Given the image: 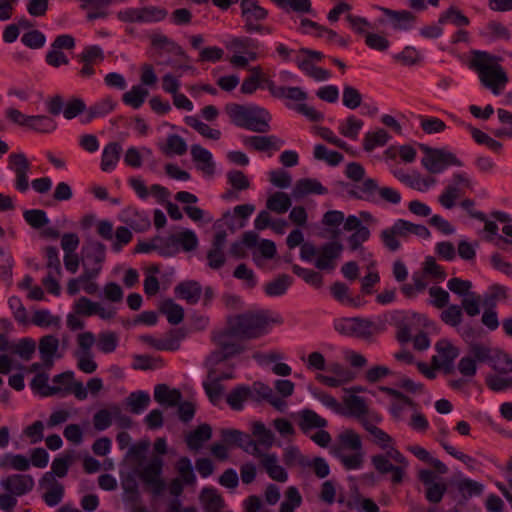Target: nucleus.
I'll return each instance as SVG.
<instances>
[{
  "mask_svg": "<svg viewBox=\"0 0 512 512\" xmlns=\"http://www.w3.org/2000/svg\"><path fill=\"white\" fill-rule=\"evenodd\" d=\"M225 111L231 122L237 127L256 133H267L271 129L270 121L272 116L263 107L229 103L225 106Z\"/></svg>",
  "mask_w": 512,
  "mask_h": 512,
  "instance_id": "obj_1",
  "label": "nucleus"
},
{
  "mask_svg": "<svg viewBox=\"0 0 512 512\" xmlns=\"http://www.w3.org/2000/svg\"><path fill=\"white\" fill-rule=\"evenodd\" d=\"M231 332L239 339H256L266 334L271 323L282 324L279 315L270 317L267 311L246 312L228 319Z\"/></svg>",
  "mask_w": 512,
  "mask_h": 512,
  "instance_id": "obj_2",
  "label": "nucleus"
},
{
  "mask_svg": "<svg viewBox=\"0 0 512 512\" xmlns=\"http://www.w3.org/2000/svg\"><path fill=\"white\" fill-rule=\"evenodd\" d=\"M411 234L424 239L429 238L431 235L429 229L424 225L414 224L407 220L398 219L391 227L381 231L380 238L384 246L389 251L395 252L401 247V243L398 238L406 239Z\"/></svg>",
  "mask_w": 512,
  "mask_h": 512,
  "instance_id": "obj_3",
  "label": "nucleus"
},
{
  "mask_svg": "<svg viewBox=\"0 0 512 512\" xmlns=\"http://www.w3.org/2000/svg\"><path fill=\"white\" fill-rule=\"evenodd\" d=\"M83 273L81 280H91L97 277L106 257V246L96 240H87L81 249Z\"/></svg>",
  "mask_w": 512,
  "mask_h": 512,
  "instance_id": "obj_4",
  "label": "nucleus"
},
{
  "mask_svg": "<svg viewBox=\"0 0 512 512\" xmlns=\"http://www.w3.org/2000/svg\"><path fill=\"white\" fill-rule=\"evenodd\" d=\"M419 148L425 154L421 160V164L430 173H441L449 166H463L461 160L446 149L431 148L425 144H420Z\"/></svg>",
  "mask_w": 512,
  "mask_h": 512,
  "instance_id": "obj_5",
  "label": "nucleus"
},
{
  "mask_svg": "<svg viewBox=\"0 0 512 512\" xmlns=\"http://www.w3.org/2000/svg\"><path fill=\"white\" fill-rule=\"evenodd\" d=\"M472 188V181L466 173H454L438 201L444 208L452 209L455 206V201L464 195L465 190H472Z\"/></svg>",
  "mask_w": 512,
  "mask_h": 512,
  "instance_id": "obj_6",
  "label": "nucleus"
},
{
  "mask_svg": "<svg viewBox=\"0 0 512 512\" xmlns=\"http://www.w3.org/2000/svg\"><path fill=\"white\" fill-rule=\"evenodd\" d=\"M334 328L342 335L363 339L369 338L377 330L376 325L372 321L360 317L336 320Z\"/></svg>",
  "mask_w": 512,
  "mask_h": 512,
  "instance_id": "obj_7",
  "label": "nucleus"
},
{
  "mask_svg": "<svg viewBox=\"0 0 512 512\" xmlns=\"http://www.w3.org/2000/svg\"><path fill=\"white\" fill-rule=\"evenodd\" d=\"M162 468L163 460L160 457H154L146 466L142 469L138 468L134 473L138 474L142 481L152 488L154 494L159 495L165 489V483L160 478Z\"/></svg>",
  "mask_w": 512,
  "mask_h": 512,
  "instance_id": "obj_8",
  "label": "nucleus"
},
{
  "mask_svg": "<svg viewBox=\"0 0 512 512\" xmlns=\"http://www.w3.org/2000/svg\"><path fill=\"white\" fill-rule=\"evenodd\" d=\"M343 245L338 241L326 242L319 247L318 257L314 265L319 270L332 271L336 267L337 260L343 252Z\"/></svg>",
  "mask_w": 512,
  "mask_h": 512,
  "instance_id": "obj_9",
  "label": "nucleus"
},
{
  "mask_svg": "<svg viewBox=\"0 0 512 512\" xmlns=\"http://www.w3.org/2000/svg\"><path fill=\"white\" fill-rule=\"evenodd\" d=\"M8 167L16 176L15 187L20 192H26L29 188L28 172L30 162L23 153H11L8 156Z\"/></svg>",
  "mask_w": 512,
  "mask_h": 512,
  "instance_id": "obj_10",
  "label": "nucleus"
},
{
  "mask_svg": "<svg viewBox=\"0 0 512 512\" xmlns=\"http://www.w3.org/2000/svg\"><path fill=\"white\" fill-rule=\"evenodd\" d=\"M240 7L245 30L249 33L260 30L261 25L255 22L265 20L268 16L267 10L259 6L256 0H240Z\"/></svg>",
  "mask_w": 512,
  "mask_h": 512,
  "instance_id": "obj_11",
  "label": "nucleus"
},
{
  "mask_svg": "<svg viewBox=\"0 0 512 512\" xmlns=\"http://www.w3.org/2000/svg\"><path fill=\"white\" fill-rule=\"evenodd\" d=\"M221 436L225 444L241 448L246 453L255 456L260 455V449L251 435L237 429H222Z\"/></svg>",
  "mask_w": 512,
  "mask_h": 512,
  "instance_id": "obj_12",
  "label": "nucleus"
},
{
  "mask_svg": "<svg viewBox=\"0 0 512 512\" xmlns=\"http://www.w3.org/2000/svg\"><path fill=\"white\" fill-rule=\"evenodd\" d=\"M227 233L225 231H218L215 233L211 247L207 251L206 259L207 265L212 270L221 269L226 263L225 247H226Z\"/></svg>",
  "mask_w": 512,
  "mask_h": 512,
  "instance_id": "obj_13",
  "label": "nucleus"
},
{
  "mask_svg": "<svg viewBox=\"0 0 512 512\" xmlns=\"http://www.w3.org/2000/svg\"><path fill=\"white\" fill-rule=\"evenodd\" d=\"M213 341L216 345L226 351L228 356H235L242 353L245 347L238 341L236 334L231 332V324L227 322V327L219 332L213 334Z\"/></svg>",
  "mask_w": 512,
  "mask_h": 512,
  "instance_id": "obj_14",
  "label": "nucleus"
},
{
  "mask_svg": "<svg viewBox=\"0 0 512 512\" xmlns=\"http://www.w3.org/2000/svg\"><path fill=\"white\" fill-rule=\"evenodd\" d=\"M418 478L426 486V499L431 503H439L447 490L446 484L435 482L436 475L431 470H421Z\"/></svg>",
  "mask_w": 512,
  "mask_h": 512,
  "instance_id": "obj_15",
  "label": "nucleus"
},
{
  "mask_svg": "<svg viewBox=\"0 0 512 512\" xmlns=\"http://www.w3.org/2000/svg\"><path fill=\"white\" fill-rule=\"evenodd\" d=\"M3 489L15 496L29 493L34 487V479L26 474H13L0 482Z\"/></svg>",
  "mask_w": 512,
  "mask_h": 512,
  "instance_id": "obj_16",
  "label": "nucleus"
},
{
  "mask_svg": "<svg viewBox=\"0 0 512 512\" xmlns=\"http://www.w3.org/2000/svg\"><path fill=\"white\" fill-rule=\"evenodd\" d=\"M59 347L60 340L54 335H44L39 339L38 350L45 368H52L54 359L62 357L58 353Z\"/></svg>",
  "mask_w": 512,
  "mask_h": 512,
  "instance_id": "obj_17",
  "label": "nucleus"
},
{
  "mask_svg": "<svg viewBox=\"0 0 512 512\" xmlns=\"http://www.w3.org/2000/svg\"><path fill=\"white\" fill-rule=\"evenodd\" d=\"M40 485L47 489L43 495V499L48 506L54 507L62 501L64 487L61 483L56 481L51 473L44 474L40 480Z\"/></svg>",
  "mask_w": 512,
  "mask_h": 512,
  "instance_id": "obj_18",
  "label": "nucleus"
},
{
  "mask_svg": "<svg viewBox=\"0 0 512 512\" xmlns=\"http://www.w3.org/2000/svg\"><path fill=\"white\" fill-rule=\"evenodd\" d=\"M254 457L260 458V465L271 479L282 483L287 481L288 474L286 470L278 464V457L275 453H263L260 450V455H255Z\"/></svg>",
  "mask_w": 512,
  "mask_h": 512,
  "instance_id": "obj_19",
  "label": "nucleus"
},
{
  "mask_svg": "<svg viewBox=\"0 0 512 512\" xmlns=\"http://www.w3.org/2000/svg\"><path fill=\"white\" fill-rule=\"evenodd\" d=\"M120 219L136 232H144L151 226L149 215L133 207L124 209L121 212Z\"/></svg>",
  "mask_w": 512,
  "mask_h": 512,
  "instance_id": "obj_20",
  "label": "nucleus"
},
{
  "mask_svg": "<svg viewBox=\"0 0 512 512\" xmlns=\"http://www.w3.org/2000/svg\"><path fill=\"white\" fill-rule=\"evenodd\" d=\"M265 85L271 95L275 98L279 99H288L295 102H303L307 100L308 94L300 87H286V86H277L272 80L265 79Z\"/></svg>",
  "mask_w": 512,
  "mask_h": 512,
  "instance_id": "obj_21",
  "label": "nucleus"
},
{
  "mask_svg": "<svg viewBox=\"0 0 512 512\" xmlns=\"http://www.w3.org/2000/svg\"><path fill=\"white\" fill-rule=\"evenodd\" d=\"M380 186L373 178H365L355 189H349L348 195L359 200L368 201L374 204L379 203L377 197Z\"/></svg>",
  "mask_w": 512,
  "mask_h": 512,
  "instance_id": "obj_22",
  "label": "nucleus"
},
{
  "mask_svg": "<svg viewBox=\"0 0 512 512\" xmlns=\"http://www.w3.org/2000/svg\"><path fill=\"white\" fill-rule=\"evenodd\" d=\"M190 153L197 169L204 175L212 176L215 173V162L210 151L199 144H193Z\"/></svg>",
  "mask_w": 512,
  "mask_h": 512,
  "instance_id": "obj_23",
  "label": "nucleus"
},
{
  "mask_svg": "<svg viewBox=\"0 0 512 512\" xmlns=\"http://www.w3.org/2000/svg\"><path fill=\"white\" fill-rule=\"evenodd\" d=\"M482 85L492 91L494 95H499L505 88L508 77L504 69L496 64L489 72L486 78H479Z\"/></svg>",
  "mask_w": 512,
  "mask_h": 512,
  "instance_id": "obj_24",
  "label": "nucleus"
},
{
  "mask_svg": "<svg viewBox=\"0 0 512 512\" xmlns=\"http://www.w3.org/2000/svg\"><path fill=\"white\" fill-rule=\"evenodd\" d=\"M244 145L253 148L256 151H267L270 149L279 150L284 146V140L275 135L269 136H246L243 138Z\"/></svg>",
  "mask_w": 512,
  "mask_h": 512,
  "instance_id": "obj_25",
  "label": "nucleus"
},
{
  "mask_svg": "<svg viewBox=\"0 0 512 512\" xmlns=\"http://www.w3.org/2000/svg\"><path fill=\"white\" fill-rule=\"evenodd\" d=\"M212 437V428L209 424L204 423L199 425L195 430L189 432L185 436L187 447L192 452H198L202 449L205 442Z\"/></svg>",
  "mask_w": 512,
  "mask_h": 512,
  "instance_id": "obj_26",
  "label": "nucleus"
},
{
  "mask_svg": "<svg viewBox=\"0 0 512 512\" xmlns=\"http://www.w3.org/2000/svg\"><path fill=\"white\" fill-rule=\"evenodd\" d=\"M327 192L328 190L317 179L303 178L295 183L292 196L295 199H300L309 194L323 195Z\"/></svg>",
  "mask_w": 512,
  "mask_h": 512,
  "instance_id": "obj_27",
  "label": "nucleus"
},
{
  "mask_svg": "<svg viewBox=\"0 0 512 512\" xmlns=\"http://www.w3.org/2000/svg\"><path fill=\"white\" fill-rule=\"evenodd\" d=\"M177 297L186 300L188 304H196L201 297L202 287L199 282L194 280L183 281L174 288Z\"/></svg>",
  "mask_w": 512,
  "mask_h": 512,
  "instance_id": "obj_28",
  "label": "nucleus"
},
{
  "mask_svg": "<svg viewBox=\"0 0 512 512\" xmlns=\"http://www.w3.org/2000/svg\"><path fill=\"white\" fill-rule=\"evenodd\" d=\"M374 468L381 474H392V482L400 483L403 479L404 471L402 467L394 466L386 455L377 454L371 457Z\"/></svg>",
  "mask_w": 512,
  "mask_h": 512,
  "instance_id": "obj_29",
  "label": "nucleus"
},
{
  "mask_svg": "<svg viewBox=\"0 0 512 512\" xmlns=\"http://www.w3.org/2000/svg\"><path fill=\"white\" fill-rule=\"evenodd\" d=\"M381 11L389 18L395 30H408L416 20V17L407 10L395 11L389 8H381Z\"/></svg>",
  "mask_w": 512,
  "mask_h": 512,
  "instance_id": "obj_30",
  "label": "nucleus"
},
{
  "mask_svg": "<svg viewBox=\"0 0 512 512\" xmlns=\"http://www.w3.org/2000/svg\"><path fill=\"white\" fill-rule=\"evenodd\" d=\"M393 174L402 183L419 191H425L436 183V179L433 177L421 178L418 173L409 175L401 169L395 170Z\"/></svg>",
  "mask_w": 512,
  "mask_h": 512,
  "instance_id": "obj_31",
  "label": "nucleus"
},
{
  "mask_svg": "<svg viewBox=\"0 0 512 512\" xmlns=\"http://www.w3.org/2000/svg\"><path fill=\"white\" fill-rule=\"evenodd\" d=\"M154 399L161 405L175 407L182 400V394L177 389H170L166 384H158L154 389Z\"/></svg>",
  "mask_w": 512,
  "mask_h": 512,
  "instance_id": "obj_32",
  "label": "nucleus"
},
{
  "mask_svg": "<svg viewBox=\"0 0 512 512\" xmlns=\"http://www.w3.org/2000/svg\"><path fill=\"white\" fill-rule=\"evenodd\" d=\"M371 232L368 227L353 231V233L347 238L348 249L351 252H359L363 259L371 257V253L366 252L363 247V243L369 240Z\"/></svg>",
  "mask_w": 512,
  "mask_h": 512,
  "instance_id": "obj_33",
  "label": "nucleus"
},
{
  "mask_svg": "<svg viewBox=\"0 0 512 512\" xmlns=\"http://www.w3.org/2000/svg\"><path fill=\"white\" fill-rule=\"evenodd\" d=\"M299 428L307 433L311 429H321L327 426L326 419L322 418L311 409H303L299 412Z\"/></svg>",
  "mask_w": 512,
  "mask_h": 512,
  "instance_id": "obj_34",
  "label": "nucleus"
},
{
  "mask_svg": "<svg viewBox=\"0 0 512 512\" xmlns=\"http://www.w3.org/2000/svg\"><path fill=\"white\" fill-rule=\"evenodd\" d=\"M251 432L252 435L256 438L254 443H256L257 448L260 449V447H264L265 449H269L274 445L275 435L265 426L263 422H253L251 424Z\"/></svg>",
  "mask_w": 512,
  "mask_h": 512,
  "instance_id": "obj_35",
  "label": "nucleus"
},
{
  "mask_svg": "<svg viewBox=\"0 0 512 512\" xmlns=\"http://www.w3.org/2000/svg\"><path fill=\"white\" fill-rule=\"evenodd\" d=\"M121 151L122 147L117 142H111L104 147L101 158V169L104 172L112 171L116 167Z\"/></svg>",
  "mask_w": 512,
  "mask_h": 512,
  "instance_id": "obj_36",
  "label": "nucleus"
},
{
  "mask_svg": "<svg viewBox=\"0 0 512 512\" xmlns=\"http://www.w3.org/2000/svg\"><path fill=\"white\" fill-rule=\"evenodd\" d=\"M149 447L150 441L148 439H142L129 447L126 459L135 465L136 471L142 466Z\"/></svg>",
  "mask_w": 512,
  "mask_h": 512,
  "instance_id": "obj_37",
  "label": "nucleus"
},
{
  "mask_svg": "<svg viewBox=\"0 0 512 512\" xmlns=\"http://www.w3.org/2000/svg\"><path fill=\"white\" fill-rule=\"evenodd\" d=\"M344 404L348 410L344 415L353 416L360 421L367 419L365 416L368 413V407L364 398L357 395H350L344 399Z\"/></svg>",
  "mask_w": 512,
  "mask_h": 512,
  "instance_id": "obj_38",
  "label": "nucleus"
},
{
  "mask_svg": "<svg viewBox=\"0 0 512 512\" xmlns=\"http://www.w3.org/2000/svg\"><path fill=\"white\" fill-rule=\"evenodd\" d=\"M159 310L167 317L172 325H178L183 321L184 309L172 299H166L160 303Z\"/></svg>",
  "mask_w": 512,
  "mask_h": 512,
  "instance_id": "obj_39",
  "label": "nucleus"
},
{
  "mask_svg": "<svg viewBox=\"0 0 512 512\" xmlns=\"http://www.w3.org/2000/svg\"><path fill=\"white\" fill-rule=\"evenodd\" d=\"M339 444L332 449H339L343 452L347 450L360 451L362 450V441L360 436L353 430H345L339 435Z\"/></svg>",
  "mask_w": 512,
  "mask_h": 512,
  "instance_id": "obj_40",
  "label": "nucleus"
},
{
  "mask_svg": "<svg viewBox=\"0 0 512 512\" xmlns=\"http://www.w3.org/2000/svg\"><path fill=\"white\" fill-rule=\"evenodd\" d=\"M283 461L288 467L299 466L307 468L311 466V460L304 456L299 448L294 445H289L284 449Z\"/></svg>",
  "mask_w": 512,
  "mask_h": 512,
  "instance_id": "obj_41",
  "label": "nucleus"
},
{
  "mask_svg": "<svg viewBox=\"0 0 512 512\" xmlns=\"http://www.w3.org/2000/svg\"><path fill=\"white\" fill-rule=\"evenodd\" d=\"M292 205L291 198L285 192H275L266 201L268 210L277 214L286 213Z\"/></svg>",
  "mask_w": 512,
  "mask_h": 512,
  "instance_id": "obj_42",
  "label": "nucleus"
},
{
  "mask_svg": "<svg viewBox=\"0 0 512 512\" xmlns=\"http://www.w3.org/2000/svg\"><path fill=\"white\" fill-rule=\"evenodd\" d=\"M203 387L205 389V392L207 396L209 397V400L215 404L217 403L224 391V387L221 385L220 382H218V379L216 378V370L215 369H209L207 379L203 383Z\"/></svg>",
  "mask_w": 512,
  "mask_h": 512,
  "instance_id": "obj_43",
  "label": "nucleus"
},
{
  "mask_svg": "<svg viewBox=\"0 0 512 512\" xmlns=\"http://www.w3.org/2000/svg\"><path fill=\"white\" fill-rule=\"evenodd\" d=\"M353 454L348 455L346 452H343L339 449H332V453L337 457L342 465L347 470H356L360 469L364 462V452L363 450L360 451H353Z\"/></svg>",
  "mask_w": 512,
  "mask_h": 512,
  "instance_id": "obj_44",
  "label": "nucleus"
},
{
  "mask_svg": "<svg viewBox=\"0 0 512 512\" xmlns=\"http://www.w3.org/2000/svg\"><path fill=\"white\" fill-rule=\"evenodd\" d=\"M495 64L492 63V57L487 52L475 51L470 60V68L478 72L479 78H486L487 72Z\"/></svg>",
  "mask_w": 512,
  "mask_h": 512,
  "instance_id": "obj_45",
  "label": "nucleus"
},
{
  "mask_svg": "<svg viewBox=\"0 0 512 512\" xmlns=\"http://www.w3.org/2000/svg\"><path fill=\"white\" fill-rule=\"evenodd\" d=\"M252 397V390L249 386L239 385L231 390L227 396V403L236 411L243 409V402Z\"/></svg>",
  "mask_w": 512,
  "mask_h": 512,
  "instance_id": "obj_46",
  "label": "nucleus"
},
{
  "mask_svg": "<svg viewBox=\"0 0 512 512\" xmlns=\"http://www.w3.org/2000/svg\"><path fill=\"white\" fill-rule=\"evenodd\" d=\"M489 365L499 374H509L512 372V358L506 352L495 348Z\"/></svg>",
  "mask_w": 512,
  "mask_h": 512,
  "instance_id": "obj_47",
  "label": "nucleus"
},
{
  "mask_svg": "<svg viewBox=\"0 0 512 512\" xmlns=\"http://www.w3.org/2000/svg\"><path fill=\"white\" fill-rule=\"evenodd\" d=\"M507 297V288L505 286L493 284L484 293L482 304L486 308H495L497 302L505 301Z\"/></svg>",
  "mask_w": 512,
  "mask_h": 512,
  "instance_id": "obj_48",
  "label": "nucleus"
},
{
  "mask_svg": "<svg viewBox=\"0 0 512 512\" xmlns=\"http://www.w3.org/2000/svg\"><path fill=\"white\" fill-rule=\"evenodd\" d=\"M36 350V342L32 338H22L17 343H12L9 351L18 355L22 360L29 361Z\"/></svg>",
  "mask_w": 512,
  "mask_h": 512,
  "instance_id": "obj_49",
  "label": "nucleus"
},
{
  "mask_svg": "<svg viewBox=\"0 0 512 512\" xmlns=\"http://www.w3.org/2000/svg\"><path fill=\"white\" fill-rule=\"evenodd\" d=\"M296 63L300 70L316 81H324L331 76L328 70L315 66L310 59H301V57H297Z\"/></svg>",
  "mask_w": 512,
  "mask_h": 512,
  "instance_id": "obj_50",
  "label": "nucleus"
},
{
  "mask_svg": "<svg viewBox=\"0 0 512 512\" xmlns=\"http://www.w3.org/2000/svg\"><path fill=\"white\" fill-rule=\"evenodd\" d=\"M494 351L495 348L481 342H471L468 345V354L472 356L477 363L489 364Z\"/></svg>",
  "mask_w": 512,
  "mask_h": 512,
  "instance_id": "obj_51",
  "label": "nucleus"
},
{
  "mask_svg": "<svg viewBox=\"0 0 512 512\" xmlns=\"http://www.w3.org/2000/svg\"><path fill=\"white\" fill-rule=\"evenodd\" d=\"M455 486L464 499H468L473 496H480L484 490L481 483L469 478L458 480L455 483Z\"/></svg>",
  "mask_w": 512,
  "mask_h": 512,
  "instance_id": "obj_52",
  "label": "nucleus"
},
{
  "mask_svg": "<svg viewBox=\"0 0 512 512\" xmlns=\"http://www.w3.org/2000/svg\"><path fill=\"white\" fill-rule=\"evenodd\" d=\"M31 388L38 390L43 397L53 396L62 391L59 386L48 385V375L46 373H38L31 381Z\"/></svg>",
  "mask_w": 512,
  "mask_h": 512,
  "instance_id": "obj_53",
  "label": "nucleus"
},
{
  "mask_svg": "<svg viewBox=\"0 0 512 512\" xmlns=\"http://www.w3.org/2000/svg\"><path fill=\"white\" fill-rule=\"evenodd\" d=\"M126 403L132 413L140 414L149 406L150 395L145 391L132 392L126 398Z\"/></svg>",
  "mask_w": 512,
  "mask_h": 512,
  "instance_id": "obj_54",
  "label": "nucleus"
},
{
  "mask_svg": "<svg viewBox=\"0 0 512 512\" xmlns=\"http://www.w3.org/2000/svg\"><path fill=\"white\" fill-rule=\"evenodd\" d=\"M292 277L282 274L265 285V293L268 296L283 295L292 284Z\"/></svg>",
  "mask_w": 512,
  "mask_h": 512,
  "instance_id": "obj_55",
  "label": "nucleus"
},
{
  "mask_svg": "<svg viewBox=\"0 0 512 512\" xmlns=\"http://www.w3.org/2000/svg\"><path fill=\"white\" fill-rule=\"evenodd\" d=\"M435 349L438 353L435 357H438L439 361L454 362L460 354L459 348L454 346L451 341L447 339L439 340L435 345Z\"/></svg>",
  "mask_w": 512,
  "mask_h": 512,
  "instance_id": "obj_56",
  "label": "nucleus"
},
{
  "mask_svg": "<svg viewBox=\"0 0 512 512\" xmlns=\"http://www.w3.org/2000/svg\"><path fill=\"white\" fill-rule=\"evenodd\" d=\"M390 139V135L384 129H378L375 132H368L363 139V148L371 152L377 146H384Z\"/></svg>",
  "mask_w": 512,
  "mask_h": 512,
  "instance_id": "obj_57",
  "label": "nucleus"
},
{
  "mask_svg": "<svg viewBox=\"0 0 512 512\" xmlns=\"http://www.w3.org/2000/svg\"><path fill=\"white\" fill-rule=\"evenodd\" d=\"M178 249L185 252L194 251L199 245V240L196 233L190 229H184L175 234Z\"/></svg>",
  "mask_w": 512,
  "mask_h": 512,
  "instance_id": "obj_58",
  "label": "nucleus"
},
{
  "mask_svg": "<svg viewBox=\"0 0 512 512\" xmlns=\"http://www.w3.org/2000/svg\"><path fill=\"white\" fill-rule=\"evenodd\" d=\"M148 94L149 92L147 89L140 85H135L128 92L123 94L122 100L126 105H129L134 109H138L144 103Z\"/></svg>",
  "mask_w": 512,
  "mask_h": 512,
  "instance_id": "obj_59",
  "label": "nucleus"
},
{
  "mask_svg": "<svg viewBox=\"0 0 512 512\" xmlns=\"http://www.w3.org/2000/svg\"><path fill=\"white\" fill-rule=\"evenodd\" d=\"M447 22H451L457 27L468 26L470 23L469 19L455 6L449 7L438 19L439 24Z\"/></svg>",
  "mask_w": 512,
  "mask_h": 512,
  "instance_id": "obj_60",
  "label": "nucleus"
},
{
  "mask_svg": "<svg viewBox=\"0 0 512 512\" xmlns=\"http://www.w3.org/2000/svg\"><path fill=\"white\" fill-rule=\"evenodd\" d=\"M32 323L39 327L54 326L57 329L61 327V317L52 315L49 310H36L32 317Z\"/></svg>",
  "mask_w": 512,
  "mask_h": 512,
  "instance_id": "obj_61",
  "label": "nucleus"
},
{
  "mask_svg": "<svg viewBox=\"0 0 512 512\" xmlns=\"http://www.w3.org/2000/svg\"><path fill=\"white\" fill-rule=\"evenodd\" d=\"M485 382L488 388L494 392H501L512 388V376L507 374H489Z\"/></svg>",
  "mask_w": 512,
  "mask_h": 512,
  "instance_id": "obj_62",
  "label": "nucleus"
},
{
  "mask_svg": "<svg viewBox=\"0 0 512 512\" xmlns=\"http://www.w3.org/2000/svg\"><path fill=\"white\" fill-rule=\"evenodd\" d=\"M176 470L179 474L180 480L183 481L185 485H194L196 483V475L188 457H181L177 461Z\"/></svg>",
  "mask_w": 512,
  "mask_h": 512,
  "instance_id": "obj_63",
  "label": "nucleus"
},
{
  "mask_svg": "<svg viewBox=\"0 0 512 512\" xmlns=\"http://www.w3.org/2000/svg\"><path fill=\"white\" fill-rule=\"evenodd\" d=\"M115 105L116 103L109 97L100 100L89 108L84 121L88 123L94 118L108 114L114 109Z\"/></svg>",
  "mask_w": 512,
  "mask_h": 512,
  "instance_id": "obj_64",
  "label": "nucleus"
}]
</instances>
